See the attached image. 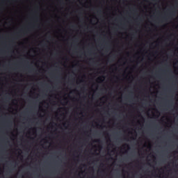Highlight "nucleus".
<instances>
[{
  "mask_svg": "<svg viewBox=\"0 0 178 178\" xmlns=\"http://www.w3.org/2000/svg\"><path fill=\"white\" fill-rule=\"evenodd\" d=\"M97 80H99V81H104V80H105V78L100 76L97 79Z\"/></svg>",
  "mask_w": 178,
  "mask_h": 178,
  "instance_id": "obj_1",
  "label": "nucleus"
}]
</instances>
